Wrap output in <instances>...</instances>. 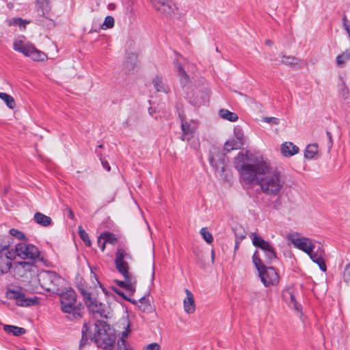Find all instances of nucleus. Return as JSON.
Wrapping results in <instances>:
<instances>
[{
    "label": "nucleus",
    "mask_w": 350,
    "mask_h": 350,
    "mask_svg": "<svg viewBox=\"0 0 350 350\" xmlns=\"http://www.w3.org/2000/svg\"><path fill=\"white\" fill-rule=\"evenodd\" d=\"M234 165L245 183L258 185L266 195H278L284 185L281 173L271 170L269 163L261 156L239 152L234 158Z\"/></svg>",
    "instance_id": "obj_1"
},
{
    "label": "nucleus",
    "mask_w": 350,
    "mask_h": 350,
    "mask_svg": "<svg viewBox=\"0 0 350 350\" xmlns=\"http://www.w3.org/2000/svg\"><path fill=\"white\" fill-rule=\"evenodd\" d=\"M132 260V256L127 248L118 247L116 252L114 263L118 271L123 276V280H116L118 286L124 288L133 294L136 291L137 278L129 272V260Z\"/></svg>",
    "instance_id": "obj_2"
},
{
    "label": "nucleus",
    "mask_w": 350,
    "mask_h": 350,
    "mask_svg": "<svg viewBox=\"0 0 350 350\" xmlns=\"http://www.w3.org/2000/svg\"><path fill=\"white\" fill-rule=\"evenodd\" d=\"M94 332L93 339L98 347L109 350L114 348L116 340V330L105 321L97 320L94 324Z\"/></svg>",
    "instance_id": "obj_3"
},
{
    "label": "nucleus",
    "mask_w": 350,
    "mask_h": 350,
    "mask_svg": "<svg viewBox=\"0 0 350 350\" xmlns=\"http://www.w3.org/2000/svg\"><path fill=\"white\" fill-rule=\"evenodd\" d=\"M59 295L62 312L68 314L70 320L81 319L83 308L80 303H77L75 291L71 288L66 291L63 290Z\"/></svg>",
    "instance_id": "obj_4"
},
{
    "label": "nucleus",
    "mask_w": 350,
    "mask_h": 350,
    "mask_svg": "<svg viewBox=\"0 0 350 350\" xmlns=\"http://www.w3.org/2000/svg\"><path fill=\"white\" fill-rule=\"evenodd\" d=\"M38 278L40 286L48 292L59 295L66 288V281L55 271H42Z\"/></svg>",
    "instance_id": "obj_5"
},
{
    "label": "nucleus",
    "mask_w": 350,
    "mask_h": 350,
    "mask_svg": "<svg viewBox=\"0 0 350 350\" xmlns=\"http://www.w3.org/2000/svg\"><path fill=\"white\" fill-rule=\"evenodd\" d=\"M252 261L258 271L259 277L265 286L277 284L279 282V275L273 267H266L260 258L258 250L252 256Z\"/></svg>",
    "instance_id": "obj_6"
},
{
    "label": "nucleus",
    "mask_w": 350,
    "mask_h": 350,
    "mask_svg": "<svg viewBox=\"0 0 350 350\" xmlns=\"http://www.w3.org/2000/svg\"><path fill=\"white\" fill-rule=\"evenodd\" d=\"M14 277L24 282H31L36 277H38L39 269L33 262L22 261L14 264Z\"/></svg>",
    "instance_id": "obj_7"
},
{
    "label": "nucleus",
    "mask_w": 350,
    "mask_h": 350,
    "mask_svg": "<svg viewBox=\"0 0 350 350\" xmlns=\"http://www.w3.org/2000/svg\"><path fill=\"white\" fill-rule=\"evenodd\" d=\"M13 49L25 56L30 57L33 61H44L46 59V55L37 49L32 43L26 41L24 36L18 37L14 40Z\"/></svg>",
    "instance_id": "obj_8"
},
{
    "label": "nucleus",
    "mask_w": 350,
    "mask_h": 350,
    "mask_svg": "<svg viewBox=\"0 0 350 350\" xmlns=\"http://www.w3.org/2000/svg\"><path fill=\"white\" fill-rule=\"evenodd\" d=\"M14 252L16 256L23 258L29 259L30 262L36 264L37 262H44V258L40 256V253L37 247L25 243H18Z\"/></svg>",
    "instance_id": "obj_9"
},
{
    "label": "nucleus",
    "mask_w": 350,
    "mask_h": 350,
    "mask_svg": "<svg viewBox=\"0 0 350 350\" xmlns=\"http://www.w3.org/2000/svg\"><path fill=\"white\" fill-rule=\"evenodd\" d=\"M250 237L252 239V244L263 252L267 262H271L272 260L276 259L275 249L270 242L265 241L255 233H252Z\"/></svg>",
    "instance_id": "obj_10"
},
{
    "label": "nucleus",
    "mask_w": 350,
    "mask_h": 350,
    "mask_svg": "<svg viewBox=\"0 0 350 350\" xmlns=\"http://www.w3.org/2000/svg\"><path fill=\"white\" fill-rule=\"evenodd\" d=\"M209 162L220 176L225 172L226 154L219 148L213 146L209 151Z\"/></svg>",
    "instance_id": "obj_11"
},
{
    "label": "nucleus",
    "mask_w": 350,
    "mask_h": 350,
    "mask_svg": "<svg viewBox=\"0 0 350 350\" xmlns=\"http://www.w3.org/2000/svg\"><path fill=\"white\" fill-rule=\"evenodd\" d=\"M16 257L14 250L8 244L0 245V275L8 273L12 265V260Z\"/></svg>",
    "instance_id": "obj_12"
},
{
    "label": "nucleus",
    "mask_w": 350,
    "mask_h": 350,
    "mask_svg": "<svg viewBox=\"0 0 350 350\" xmlns=\"http://www.w3.org/2000/svg\"><path fill=\"white\" fill-rule=\"evenodd\" d=\"M6 297L9 299L15 300L16 304L20 306H31L38 303L36 297L27 298L25 293L19 288L8 289Z\"/></svg>",
    "instance_id": "obj_13"
},
{
    "label": "nucleus",
    "mask_w": 350,
    "mask_h": 350,
    "mask_svg": "<svg viewBox=\"0 0 350 350\" xmlns=\"http://www.w3.org/2000/svg\"><path fill=\"white\" fill-rule=\"evenodd\" d=\"M86 306L88 310L92 312L94 318L98 319L100 317L106 319L109 318V306L100 303L96 298H92L89 301H86Z\"/></svg>",
    "instance_id": "obj_14"
},
{
    "label": "nucleus",
    "mask_w": 350,
    "mask_h": 350,
    "mask_svg": "<svg viewBox=\"0 0 350 350\" xmlns=\"http://www.w3.org/2000/svg\"><path fill=\"white\" fill-rule=\"evenodd\" d=\"M293 245L297 249L306 252L309 256L314 253L315 245L312 240L306 237H297L291 239Z\"/></svg>",
    "instance_id": "obj_15"
},
{
    "label": "nucleus",
    "mask_w": 350,
    "mask_h": 350,
    "mask_svg": "<svg viewBox=\"0 0 350 350\" xmlns=\"http://www.w3.org/2000/svg\"><path fill=\"white\" fill-rule=\"evenodd\" d=\"M120 325L122 326L124 330L119 333V334H121V338L117 343L118 349V350H132L129 346H127L124 339L128 336L129 333L131 332L129 320L127 319H122L117 324V326L119 327H120Z\"/></svg>",
    "instance_id": "obj_16"
},
{
    "label": "nucleus",
    "mask_w": 350,
    "mask_h": 350,
    "mask_svg": "<svg viewBox=\"0 0 350 350\" xmlns=\"http://www.w3.org/2000/svg\"><path fill=\"white\" fill-rule=\"evenodd\" d=\"M197 128L196 122L193 120H185L181 118V130L182 135L180 139L182 141H189L193 137V133Z\"/></svg>",
    "instance_id": "obj_17"
},
{
    "label": "nucleus",
    "mask_w": 350,
    "mask_h": 350,
    "mask_svg": "<svg viewBox=\"0 0 350 350\" xmlns=\"http://www.w3.org/2000/svg\"><path fill=\"white\" fill-rule=\"evenodd\" d=\"M154 8L161 14L170 16L174 10V5L168 0H150Z\"/></svg>",
    "instance_id": "obj_18"
},
{
    "label": "nucleus",
    "mask_w": 350,
    "mask_h": 350,
    "mask_svg": "<svg viewBox=\"0 0 350 350\" xmlns=\"http://www.w3.org/2000/svg\"><path fill=\"white\" fill-rule=\"evenodd\" d=\"M323 254L324 250L322 249V247L319 245L317 251L310 256V257L314 262L319 265L321 271H325L327 270V266L323 258Z\"/></svg>",
    "instance_id": "obj_19"
},
{
    "label": "nucleus",
    "mask_w": 350,
    "mask_h": 350,
    "mask_svg": "<svg viewBox=\"0 0 350 350\" xmlns=\"http://www.w3.org/2000/svg\"><path fill=\"white\" fill-rule=\"evenodd\" d=\"M36 8L38 14L44 17L51 9L49 0H36Z\"/></svg>",
    "instance_id": "obj_20"
},
{
    "label": "nucleus",
    "mask_w": 350,
    "mask_h": 350,
    "mask_svg": "<svg viewBox=\"0 0 350 350\" xmlns=\"http://www.w3.org/2000/svg\"><path fill=\"white\" fill-rule=\"evenodd\" d=\"M281 152L284 157H291L299 152V148L292 142H286L281 145Z\"/></svg>",
    "instance_id": "obj_21"
},
{
    "label": "nucleus",
    "mask_w": 350,
    "mask_h": 350,
    "mask_svg": "<svg viewBox=\"0 0 350 350\" xmlns=\"http://www.w3.org/2000/svg\"><path fill=\"white\" fill-rule=\"evenodd\" d=\"M185 293L187 295V297L184 299L183 301L184 310L187 313L191 314L193 313L196 309L193 296L191 292L189 291L188 289L185 290Z\"/></svg>",
    "instance_id": "obj_22"
},
{
    "label": "nucleus",
    "mask_w": 350,
    "mask_h": 350,
    "mask_svg": "<svg viewBox=\"0 0 350 350\" xmlns=\"http://www.w3.org/2000/svg\"><path fill=\"white\" fill-rule=\"evenodd\" d=\"M33 220L36 224L44 227L49 226L52 224V219L50 217L40 212H36L34 214Z\"/></svg>",
    "instance_id": "obj_23"
},
{
    "label": "nucleus",
    "mask_w": 350,
    "mask_h": 350,
    "mask_svg": "<svg viewBox=\"0 0 350 350\" xmlns=\"http://www.w3.org/2000/svg\"><path fill=\"white\" fill-rule=\"evenodd\" d=\"M137 60V55L135 53H129L126 55V61L124 62V68L127 72H130L133 70L136 66Z\"/></svg>",
    "instance_id": "obj_24"
},
{
    "label": "nucleus",
    "mask_w": 350,
    "mask_h": 350,
    "mask_svg": "<svg viewBox=\"0 0 350 350\" xmlns=\"http://www.w3.org/2000/svg\"><path fill=\"white\" fill-rule=\"evenodd\" d=\"M174 64L176 68L180 83L184 85H186L189 82V79L185 70L181 66L179 58H176L174 60Z\"/></svg>",
    "instance_id": "obj_25"
},
{
    "label": "nucleus",
    "mask_w": 350,
    "mask_h": 350,
    "mask_svg": "<svg viewBox=\"0 0 350 350\" xmlns=\"http://www.w3.org/2000/svg\"><path fill=\"white\" fill-rule=\"evenodd\" d=\"M152 84L157 92L167 93L169 88L163 83L162 77L156 76L152 79Z\"/></svg>",
    "instance_id": "obj_26"
},
{
    "label": "nucleus",
    "mask_w": 350,
    "mask_h": 350,
    "mask_svg": "<svg viewBox=\"0 0 350 350\" xmlns=\"http://www.w3.org/2000/svg\"><path fill=\"white\" fill-rule=\"evenodd\" d=\"M3 329L8 334H12L14 336H19L25 334L26 330L23 327H19L15 325H5L3 327Z\"/></svg>",
    "instance_id": "obj_27"
},
{
    "label": "nucleus",
    "mask_w": 350,
    "mask_h": 350,
    "mask_svg": "<svg viewBox=\"0 0 350 350\" xmlns=\"http://www.w3.org/2000/svg\"><path fill=\"white\" fill-rule=\"evenodd\" d=\"M283 297L286 301H289L290 305L293 307L294 309L299 310L300 306L298 304L295 295L291 291L287 290L284 291L283 293Z\"/></svg>",
    "instance_id": "obj_28"
},
{
    "label": "nucleus",
    "mask_w": 350,
    "mask_h": 350,
    "mask_svg": "<svg viewBox=\"0 0 350 350\" xmlns=\"http://www.w3.org/2000/svg\"><path fill=\"white\" fill-rule=\"evenodd\" d=\"M318 146L316 144H308L304 151V157L307 159L314 158L318 154Z\"/></svg>",
    "instance_id": "obj_29"
},
{
    "label": "nucleus",
    "mask_w": 350,
    "mask_h": 350,
    "mask_svg": "<svg viewBox=\"0 0 350 350\" xmlns=\"http://www.w3.org/2000/svg\"><path fill=\"white\" fill-rule=\"evenodd\" d=\"M219 114L223 119L227 120L230 122H235L238 120V116L228 109H221L219 111Z\"/></svg>",
    "instance_id": "obj_30"
},
{
    "label": "nucleus",
    "mask_w": 350,
    "mask_h": 350,
    "mask_svg": "<svg viewBox=\"0 0 350 350\" xmlns=\"http://www.w3.org/2000/svg\"><path fill=\"white\" fill-rule=\"evenodd\" d=\"M102 240L104 241L105 243L111 244H115L117 241L115 235L109 232H103L98 238V243H100Z\"/></svg>",
    "instance_id": "obj_31"
},
{
    "label": "nucleus",
    "mask_w": 350,
    "mask_h": 350,
    "mask_svg": "<svg viewBox=\"0 0 350 350\" xmlns=\"http://www.w3.org/2000/svg\"><path fill=\"white\" fill-rule=\"evenodd\" d=\"M0 98L5 102L10 109H13L16 107L15 100L12 96L4 92H0Z\"/></svg>",
    "instance_id": "obj_32"
},
{
    "label": "nucleus",
    "mask_w": 350,
    "mask_h": 350,
    "mask_svg": "<svg viewBox=\"0 0 350 350\" xmlns=\"http://www.w3.org/2000/svg\"><path fill=\"white\" fill-rule=\"evenodd\" d=\"M241 147V145H239L237 142L234 140L232 141H228L225 143L224 147L223 149V152L226 153H228L230 152L231 150L234 149H239Z\"/></svg>",
    "instance_id": "obj_33"
},
{
    "label": "nucleus",
    "mask_w": 350,
    "mask_h": 350,
    "mask_svg": "<svg viewBox=\"0 0 350 350\" xmlns=\"http://www.w3.org/2000/svg\"><path fill=\"white\" fill-rule=\"evenodd\" d=\"M234 135L236 138V141L241 146L244 143V135L242 129L239 126H236L234 129Z\"/></svg>",
    "instance_id": "obj_34"
},
{
    "label": "nucleus",
    "mask_w": 350,
    "mask_h": 350,
    "mask_svg": "<svg viewBox=\"0 0 350 350\" xmlns=\"http://www.w3.org/2000/svg\"><path fill=\"white\" fill-rule=\"evenodd\" d=\"M9 26L18 25L19 27H24L29 23V21H25L21 18H12L8 21Z\"/></svg>",
    "instance_id": "obj_35"
},
{
    "label": "nucleus",
    "mask_w": 350,
    "mask_h": 350,
    "mask_svg": "<svg viewBox=\"0 0 350 350\" xmlns=\"http://www.w3.org/2000/svg\"><path fill=\"white\" fill-rule=\"evenodd\" d=\"M350 58V52L346 51L336 57V64L338 66H342Z\"/></svg>",
    "instance_id": "obj_36"
},
{
    "label": "nucleus",
    "mask_w": 350,
    "mask_h": 350,
    "mask_svg": "<svg viewBox=\"0 0 350 350\" xmlns=\"http://www.w3.org/2000/svg\"><path fill=\"white\" fill-rule=\"evenodd\" d=\"M88 327L87 324H84L82 328V337L80 341L79 344V348L81 349L84 345H85L88 341Z\"/></svg>",
    "instance_id": "obj_37"
},
{
    "label": "nucleus",
    "mask_w": 350,
    "mask_h": 350,
    "mask_svg": "<svg viewBox=\"0 0 350 350\" xmlns=\"http://www.w3.org/2000/svg\"><path fill=\"white\" fill-rule=\"evenodd\" d=\"M114 26V18L111 16L105 17L103 23L101 25L102 29H111Z\"/></svg>",
    "instance_id": "obj_38"
},
{
    "label": "nucleus",
    "mask_w": 350,
    "mask_h": 350,
    "mask_svg": "<svg viewBox=\"0 0 350 350\" xmlns=\"http://www.w3.org/2000/svg\"><path fill=\"white\" fill-rule=\"evenodd\" d=\"M79 234L81 239L85 244V245L90 246L91 241L89 238V236L88 233L85 232V230L81 226H79Z\"/></svg>",
    "instance_id": "obj_39"
},
{
    "label": "nucleus",
    "mask_w": 350,
    "mask_h": 350,
    "mask_svg": "<svg viewBox=\"0 0 350 350\" xmlns=\"http://www.w3.org/2000/svg\"><path fill=\"white\" fill-rule=\"evenodd\" d=\"M140 305L139 307L144 312L148 311L150 309V304H149L148 299L146 298V296H143L139 299Z\"/></svg>",
    "instance_id": "obj_40"
},
{
    "label": "nucleus",
    "mask_w": 350,
    "mask_h": 350,
    "mask_svg": "<svg viewBox=\"0 0 350 350\" xmlns=\"http://www.w3.org/2000/svg\"><path fill=\"white\" fill-rule=\"evenodd\" d=\"M200 234L203 239L208 243H211L213 241L212 234L207 230L206 228H202L200 230Z\"/></svg>",
    "instance_id": "obj_41"
},
{
    "label": "nucleus",
    "mask_w": 350,
    "mask_h": 350,
    "mask_svg": "<svg viewBox=\"0 0 350 350\" xmlns=\"http://www.w3.org/2000/svg\"><path fill=\"white\" fill-rule=\"evenodd\" d=\"M296 61H297V59L293 56H286V55L282 56V62L284 64H286L288 66L293 65V64H297Z\"/></svg>",
    "instance_id": "obj_42"
},
{
    "label": "nucleus",
    "mask_w": 350,
    "mask_h": 350,
    "mask_svg": "<svg viewBox=\"0 0 350 350\" xmlns=\"http://www.w3.org/2000/svg\"><path fill=\"white\" fill-rule=\"evenodd\" d=\"M343 280L345 283L350 285V263L347 264L345 267Z\"/></svg>",
    "instance_id": "obj_43"
},
{
    "label": "nucleus",
    "mask_w": 350,
    "mask_h": 350,
    "mask_svg": "<svg viewBox=\"0 0 350 350\" xmlns=\"http://www.w3.org/2000/svg\"><path fill=\"white\" fill-rule=\"evenodd\" d=\"M79 290L81 295H83L85 300V302L89 301L93 298L91 296V293L88 292V290L85 288H84L83 285L79 286Z\"/></svg>",
    "instance_id": "obj_44"
},
{
    "label": "nucleus",
    "mask_w": 350,
    "mask_h": 350,
    "mask_svg": "<svg viewBox=\"0 0 350 350\" xmlns=\"http://www.w3.org/2000/svg\"><path fill=\"white\" fill-rule=\"evenodd\" d=\"M10 234L19 240H23L25 239V236L23 232L14 228H12L10 230Z\"/></svg>",
    "instance_id": "obj_45"
},
{
    "label": "nucleus",
    "mask_w": 350,
    "mask_h": 350,
    "mask_svg": "<svg viewBox=\"0 0 350 350\" xmlns=\"http://www.w3.org/2000/svg\"><path fill=\"white\" fill-rule=\"evenodd\" d=\"M340 95L342 96V98L345 100L347 99L349 97V91L347 88H346L344 81H342L341 88L340 90Z\"/></svg>",
    "instance_id": "obj_46"
},
{
    "label": "nucleus",
    "mask_w": 350,
    "mask_h": 350,
    "mask_svg": "<svg viewBox=\"0 0 350 350\" xmlns=\"http://www.w3.org/2000/svg\"><path fill=\"white\" fill-rule=\"evenodd\" d=\"M263 120L265 122L270 123L272 124L278 125L280 123V120L275 117H265Z\"/></svg>",
    "instance_id": "obj_47"
},
{
    "label": "nucleus",
    "mask_w": 350,
    "mask_h": 350,
    "mask_svg": "<svg viewBox=\"0 0 350 350\" xmlns=\"http://www.w3.org/2000/svg\"><path fill=\"white\" fill-rule=\"evenodd\" d=\"M116 293L120 295V297H122L124 299L126 300V301H129L131 303H133V304H135L137 303L136 300L135 299H132L129 297H128L123 291H120V290H115Z\"/></svg>",
    "instance_id": "obj_48"
},
{
    "label": "nucleus",
    "mask_w": 350,
    "mask_h": 350,
    "mask_svg": "<svg viewBox=\"0 0 350 350\" xmlns=\"http://www.w3.org/2000/svg\"><path fill=\"white\" fill-rule=\"evenodd\" d=\"M326 135L328 138V143H327L328 149L330 150L333 146V140H332V134L329 131H326Z\"/></svg>",
    "instance_id": "obj_49"
},
{
    "label": "nucleus",
    "mask_w": 350,
    "mask_h": 350,
    "mask_svg": "<svg viewBox=\"0 0 350 350\" xmlns=\"http://www.w3.org/2000/svg\"><path fill=\"white\" fill-rule=\"evenodd\" d=\"M159 349L160 347L157 343H151L146 347V350H159Z\"/></svg>",
    "instance_id": "obj_50"
},
{
    "label": "nucleus",
    "mask_w": 350,
    "mask_h": 350,
    "mask_svg": "<svg viewBox=\"0 0 350 350\" xmlns=\"http://www.w3.org/2000/svg\"><path fill=\"white\" fill-rule=\"evenodd\" d=\"M343 23H344L345 28L349 35V37L350 38V24L349 25L347 24L345 18H343Z\"/></svg>",
    "instance_id": "obj_51"
},
{
    "label": "nucleus",
    "mask_w": 350,
    "mask_h": 350,
    "mask_svg": "<svg viewBox=\"0 0 350 350\" xmlns=\"http://www.w3.org/2000/svg\"><path fill=\"white\" fill-rule=\"evenodd\" d=\"M100 161H101L103 167L107 171H109L110 165H109V163L107 161L103 160L101 158H100Z\"/></svg>",
    "instance_id": "obj_52"
},
{
    "label": "nucleus",
    "mask_w": 350,
    "mask_h": 350,
    "mask_svg": "<svg viewBox=\"0 0 350 350\" xmlns=\"http://www.w3.org/2000/svg\"><path fill=\"white\" fill-rule=\"evenodd\" d=\"M68 217L70 219H73L74 218V213H73L72 211L70 208H68Z\"/></svg>",
    "instance_id": "obj_53"
},
{
    "label": "nucleus",
    "mask_w": 350,
    "mask_h": 350,
    "mask_svg": "<svg viewBox=\"0 0 350 350\" xmlns=\"http://www.w3.org/2000/svg\"><path fill=\"white\" fill-rule=\"evenodd\" d=\"M98 244H99V245H100V247L101 250L103 252V251L105 250V244H106V243H105V241H103V243H101V242H100V243H98Z\"/></svg>",
    "instance_id": "obj_54"
},
{
    "label": "nucleus",
    "mask_w": 350,
    "mask_h": 350,
    "mask_svg": "<svg viewBox=\"0 0 350 350\" xmlns=\"http://www.w3.org/2000/svg\"><path fill=\"white\" fill-rule=\"evenodd\" d=\"M148 112H149V114L152 116H153V113L155 112V111L153 109L152 107H150L148 109Z\"/></svg>",
    "instance_id": "obj_55"
},
{
    "label": "nucleus",
    "mask_w": 350,
    "mask_h": 350,
    "mask_svg": "<svg viewBox=\"0 0 350 350\" xmlns=\"http://www.w3.org/2000/svg\"><path fill=\"white\" fill-rule=\"evenodd\" d=\"M108 8H109V10H113V9H114V8H115V5H114L113 3H109V4L108 5Z\"/></svg>",
    "instance_id": "obj_56"
},
{
    "label": "nucleus",
    "mask_w": 350,
    "mask_h": 350,
    "mask_svg": "<svg viewBox=\"0 0 350 350\" xmlns=\"http://www.w3.org/2000/svg\"><path fill=\"white\" fill-rule=\"evenodd\" d=\"M265 44H266L267 45H268V46H271V45H272V42H271L270 40H267L265 41Z\"/></svg>",
    "instance_id": "obj_57"
},
{
    "label": "nucleus",
    "mask_w": 350,
    "mask_h": 350,
    "mask_svg": "<svg viewBox=\"0 0 350 350\" xmlns=\"http://www.w3.org/2000/svg\"><path fill=\"white\" fill-rule=\"evenodd\" d=\"M214 257H215V252L213 250H212L211 252V258H212V262H214Z\"/></svg>",
    "instance_id": "obj_58"
},
{
    "label": "nucleus",
    "mask_w": 350,
    "mask_h": 350,
    "mask_svg": "<svg viewBox=\"0 0 350 350\" xmlns=\"http://www.w3.org/2000/svg\"><path fill=\"white\" fill-rule=\"evenodd\" d=\"M236 93H237L238 94H239L240 96H244V97H247L245 95H244L243 94L241 93V92H238L237 91H235Z\"/></svg>",
    "instance_id": "obj_59"
},
{
    "label": "nucleus",
    "mask_w": 350,
    "mask_h": 350,
    "mask_svg": "<svg viewBox=\"0 0 350 350\" xmlns=\"http://www.w3.org/2000/svg\"><path fill=\"white\" fill-rule=\"evenodd\" d=\"M154 278V271L153 270L152 274V279L153 280Z\"/></svg>",
    "instance_id": "obj_60"
},
{
    "label": "nucleus",
    "mask_w": 350,
    "mask_h": 350,
    "mask_svg": "<svg viewBox=\"0 0 350 350\" xmlns=\"http://www.w3.org/2000/svg\"><path fill=\"white\" fill-rule=\"evenodd\" d=\"M98 148H103V145H98Z\"/></svg>",
    "instance_id": "obj_61"
},
{
    "label": "nucleus",
    "mask_w": 350,
    "mask_h": 350,
    "mask_svg": "<svg viewBox=\"0 0 350 350\" xmlns=\"http://www.w3.org/2000/svg\"><path fill=\"white\" fill-rule=\"evenodd\" d=\"M95 152H96L98 154H99V153L98 152V150H95Z\"/></svg>",
    "instance_id": "obj_62"
}]
</instances>
